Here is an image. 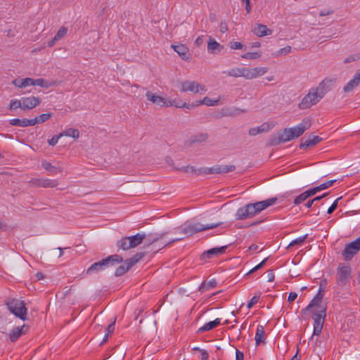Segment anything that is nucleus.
I'll return each instance as SVG.
<instances>
[{
    "mask_svg": "<svg viewBox=\"0 0 360 360\" xmlns=\"http://www.w3.org/2000/svg\"><path fill=\"white\" fill-rule=\"evenodd\" d=\"M311 127V122L308 120H303L302 122L295 127L285 128L283 131L270 139L271 146H277L282 143L290 141L302 136L306 130Z\"/></svg>",
    "mask_w": 360,
    "mask_h": 360,
    "instance_id": "nucleus-1",
    "label": "nucleus"
},
{
    "mask_svg": "<svg viewBox=\"0 0 360 360\" xmlns=\"http://www.w3.org/2000/svg\"><path fill=\"white\" fill-rule=\"evenodd\" d=\"M123 261V258L118 255H113L108 257L94 263L87 269V274H92L104 270L110 265H114L115 263H120Z\"/></svg>",
    "mask_w": 360,
    "mask_h": 360,
    "instance_id": "nucleus-2",
    "label": "nucleus"
},
{
    "mask_svg": "<svg viewBox=\"0 0 360 360\" xmlns=\"http://www.w3.org/2000/svg\"><path fill=\"white\" fill-rule=\"evenodd\" d=\"M6 305L11 313L13 314L16 317L22 321L27 319V309L22 300L15 298H9L6 300Z\"/></svg>",
    "mask_w": 360,
    "mask_h": 360,
    "instance_id": "nucleus-3",
    "label": "nucleus"
},
{
    "mask_svg": "<svg viewBox=\"0 0 360 360\" xmlns=\"http://www.w3.org/2000/svg\"><path fill=\"white\" fill-rule=\"evenodd\" d=\"M221 224V222H217L203 225L200 223H192L190 221H187L181 226V232L186 236H191L198 232L207 231L217 227Z\"/></svg>",
    "mask_w": 360,
    "mask_h": 360,
    "instance_id": "nucleus-4",
    "label": "nucleus"
},
{
    "mask_svg": "<svg viewBox=\"0 0 360 360\" xmlns=\"http://www.w3.org/2000/svg\"><path fill=\"white\" fill-rule=\"evenodd\" d=\"M312 312L314 314V330L311 339L313 338V336H319L321 333L326 316V307H321L319 311L313 310Z\"/></svg>",
    "mask_w": 360,
    "mask_h": 360,
    "instance_id": "nucleus-5",
    "label": "nucleus"
},
{
    "mask_svg": "<svg viewBox=\"0 0 360 360\" xmlns=\"http://www.w3.org/2000/svg\"><path fill=\"white\" fill-rule=\"evenodd\" d=\"M322 98L318 94L313 88L311 89L309 93L302 99L299 103L298 107L301 110L308 109L312 105L318 103Z\"/></svg>",
    "mask_w": 360,
    "mask_h": 360,
    "instance_id": "nucleus-6",
    "label": "nucleus"
},
{
    "mask_svg": "<svg viewBox=\"0 0 360 360\" xmlns=\"http://www.w3.org/2000/svg\"><path fill=\"white\" fill-rule=\"evenodd\" d=\"M145 256V252H138L133 257L127 259L125 262L119 266L115 271L116 276H121L128 271L135 264Z\"/></svg>",
    "mask_w": 360,
    "mask_h": 360,
    "instance_id": "nucleus-7",
    "label": "nucleus"
},
{
    "mask_svg": "<svg viewBox=\"0 0 360 360\" xmlns=\"http://www.w3.org/2000/svg\"><path fill=\"white\" fill-rule=\"evenodd\" d=\"M351 276V268L345 264H340L337 269V283L345 286L349 281Z\"/></svg>",
    "mask_w": 360,
    "mask_h": 360,
    "instance_id": "nucleus-8",
    "label": "nucleus"
},
{
    "mask_svg": "<svg viewBox=\"0 0 360 360\" xmlns=\"http://www.w3.org/2000/svg\"><path fill=\"white\" fill-rule=\"evenodd\" d=\"M207 89L205 86L195 81H184L181 82V91H191L194 94L205 93Z\"/></svg>",
    "mask_w": 360,
    "mask_h": 360,
    "instance_id": "nucleus-9",
    "label": "nucleus"
},
{
    "mask_svg": "<svg viewBox=\"0 0 360 360\" xmlns=\"http://www.w3.org/2000/svg\"><path fill=\"white\" fill-rule=\"evenodd\" d=\"M257 214L252 203L248 204L242 207H240L236 213V220H244L251 218Z\"/></svg>",
    "mask_w": 360,
    "mask_h": 360,
    "instance_id": "nucleus-10",
    "label": "nucleus"
},
{
    "mask_svg": "<svg viewBox=\"0 0 360 360\" xmlns=\"http://www.w3.org/2000/svg\"><path fill=\"white\" fill-rule=\"evenodd\" d=\"M360 250V237L347 244L342 252V256L346 260H349Z\"/></svg>",
    "mask_w": 360,
    "mask_h": 360,
    "instance_id": "nucleus-11",
    "label": "nucleus"
},
{
    "mask_svg": "<svg viewBox=\"0 0 360 360\" xmlns=\"http://www.w3.org/2000/svg\"><path fill=\"white\" fill-rule=\"evenodd\" d=\"M28 184L34 187L54 188L58 185V181L56 179L33 178Z\"/></svg>",
    "mask_w": 360,
    "mask_h": 360,
    "instance_id": "nucleus-12",
    "label": "nucleus"
},
{
    "mask_svg": "<svg viewBox=\"0 0 360 360\" xmlns=\"http://www.w3.org/2000/svg\"><path fill=\"white\" fill-rule=\"evenodd\" d=\"M227 248V245L221 246L220 248H214L204 252L200 255V260L205 262H207L208 259L217 257L224 254Z\"/></svg>",
    "mask_w": 360,
    "mask_h": 360,
    "instance_id": "nucleus-13",
    "label": "nucleus"
},
{
    "mask_svg": "<svg viewBox=\"0 0 360 360\" xmlns=\"http://www.w3.org/2000/svg\"><path fill=\"white\" fill-rule=\"evenodd\" d=\"M146 96L148 101L160 107H169L171 105L168 99L156 95L150 91L146 92Z\"/></svg>",
    "mask_w": 360,
    "mask_h": 360,
    "instance_id": "nucleus-14",
    "label": "nucleus"
},
{
    "mask_svg": "<svg viewBox=\"0 0 360 360\" xmlns=\"http://www.w3.org/2000/svg\"><path fill=\"white\" fill-rule=\"evenodd\" d=\"M268 71V68L266 67H256V68H246V79H253L257 77H261L266 74Z\"/></svg>",
    "mask_w": 360,
    "mask_h": 360,
    "instance_id": "nucleus-15",
    "label": "nucleus"
},
{
    "mask_svg": "<svg viewBox=\"0 0 360 360\" xmlns=\"http://www.w3.org/2000/svg\"><path fill=\"white\" fill-rule=\"evenodd\" d=\"M333 80L330 79H325L319 83L318 86L313 88L318 94L323 98L324 96L330 91L333 85Z\"/></svg>",
    "mask_w": 360,
    "mask_h": 360,
    "instance_id": "nucleus-16",
    "label": "nucleus"
},
{
    "mask_svg": "<svg viewBox=\"0 0 360 360\" xmlns=\"http://www.w3.org/2000/svg\"><path fill=\"white\" fill-rule=\"evenodd\" d=\"M41 102V100L34 96L25 97L21 98L22 109L31 110L37 106Z\"/></svg>",
    "mask_w": 360,
    "mask_h": 360,
    "instance_id": "nucleus-17",
    "label": "nucleus"
},
{
    "mask_svg": "<svg viewBox=\"0 0 360 360\" xmlns=\"http://www.w3.org/2000/svg\"><path fill=\"white\" fill-rule=\"evenodd\" d=\"M172 48L184 60L188 61L191 59V54L188 48L184 44L172 45Z\"/></svg>",
    "mask_w": 360,
    "mask_h": 360,
    "instance_id": "nucleus-18",
    "label": "nucleus"
},
{
    "mask_svg": "<svg viewBox=\"0 0 360 360\" xmlns=\"http://www.w3.org/2000/svg\"><path fill=\"white\" fill-rule=\"evenodd\" d=\"M277 200L276 198H271L265 200L257 202L252 203L254 205V208L255 209L257 213H259L262 210L266 209L269 206L274 205Z\"/></svg>",
    "mask_w": 360,
    "mask_h": 360,
    "instance_id": "nucleus-19",
    "label": "nucleus"
},
{
    "mask_svg": "<svg viewBox=\"0 0 360 360\" xmlns=\"http://www.w3.org/2000/svg\"><path fill=\"white\" fill-rule=\"evenodd\" d=\"M271 129V127L269 123H263L260 126L253 127L249 129L248 134L250 136H254L259 134L269 131Z\"/></svg>",
    "mask_w": 360,
    "mask_h": 360,
    "instance_id": "nucleus-20",
    "label": "nucleus"
},
{
    "mask_svg": "<svg viewBox=\"0 0 360 360\" xmlns=\"http://www.w3.org/2000/svg\"><path fill=\"white\" fill-rule=\"evenodd\" d=\"M322 139L319 136H313L306 139H302V143L300 145L301 149L307 148L308 147L313 146L319 143Z\"/></svg>",
    "mask_w": 360,
    "mask_h": 360,
    "instance_id": "nucleus-21",
    "label": "nucleus"
},
{
    "mask_svg": "<svg viewBox=\"0 0 360 360\" xmlns=\"http://www.w3.org/2000/svg\"><path fill=\"white\" fill-rule=\"evenodd\" d=\"M128 238L129 239V246H131V248H134L143 243V240L146 238V235L137 233L134 236H128Z\"/></svg>",
    "mask_w": 360,
    "mask_h": 360,
    "instance_id": "nucleus-22",
    "label": "nucleus"
},
{
    "mask_svg": "<svg viewBox=\"0 0 360 360\" xmlns=\"http://www.w3.org/2000/svg\"><path fill=\"white\" fill-rule=\"evenodd\" d=\"M10 124L13 126H19V127H25L27 126H34V122L33 119H30V120L22 119V120H20V119L15 118V119L11 120Z\"/></svg>",
    "mask_w": 360,
    "mask_h": 360,
    "instance_id": "nucleus-23",
    "label": "nucleus"
},
{
    "mask_svg": "<svg viewBox=\"0 0 360 360\" xmlns=\"http://www.w3.org/2000/svg\"><path fill=\"white\" fill-rule=\"evenodd\" d=\"M41 165L47 172H50L51 174H56L57 173L63 172V168L60 166L52 165L50 162L46 160H43L41 162Z\"/></svg>",
    "mask_w": 360,
    "mask_h": 360,
    "instance_id": "nucleus-24",
    "label": "nucleus"
},
{
    "mask_svg": "<svg viewBox=\"0 0 360 360\" xmlns=\"http://www.w3.org/2000/svg\"><path fill=\"white\" fill-rule=\"evenodd\" d=\"M254 33L259 37L270 35L272 31L267 28V27L262 24H257V27L254 30Z\"/></svg>",
    "mask_w": 360,
    "mask_h": 360,
    "instance_id": "nucleus-25",
    "label": "nucleus"
},
{
    "mask_svg": "<svg viewBox=\"0 0 360 360\" xmlns=\"http://www.w3.org/2000/svg\"><path fill=\"white\" fill-rule=\"evenodd\" d=\"M219 99L213 100L209 97H205L202 100L196 101L195 104L191 105L192 108L197 107L200 105H205L207 106H216L219 104Z\"/></svg>",
    "mask_w": 360,
    "mask_h": 360,
    "instance_id": "nucleus-26",
    "label": "nucleus"
},
{
    "mask_svg": "<svg viewBox=\"0 0 360 360\" xmlns=\"http://www.w3.org/2000/svg\"><path fill=\"white\" fill-rule=\"evenodd\" d=\"M227 75L230 77H244L245 79L246 75V68H235L229 70Z\"/></svg>",
    "mask_w": 360,
    "mask_h": 360,
    "instance_id": "nucleus-27",
    "label": "nucleus"
},
{
    "mask_svg": "<svg viewBox=\"0 0 360 360\" xmlns=\"http://www.w3.org/2000/svg\"><path fill=\"white\" fill-rule=\"evenodd\" d=\"M220 321H221V319H218V318L214 319L212 321H210V322L205 323L203 326L200 327L198 329V332H205V331L210 330L213 329L214 328L217 327V326H219L220 324Z\"/></svg>",
    "mask_w": 360,
    "mask_h": 360,
    "instance_id": "nucleus-28",
    "label": "nucleus"
},
{
    "mask_svg": "<svg viewBox=\"0 0 360 360\" xmlns=\"http://www.w3.org/2000/svg\"><path fill=\"white\" fill-rule=\"evenodd\" d=\"M264 334L265 332L264 327L261 325L258 326L255 338L257 345H259L262 342H264Z\"/></svg>",
    "mask_w": 360,
    "mask_h": 360,
    "instance_id": "nucleus-29",
    "label": "nucleus"
},
{
    "mask_svg": "<svg viewBox=\"0 0 360 360\" xmlns=\"http://www.w3.org/2000/svg\"><path fill=\"white\" fill-rule=\"evenodd\" d=\"M25 325L22 327H15L14 328L9 335V338L11 342H15L18 339L19 337L23 333V328H25Z\"/></svg>",
    "mask_w": 360,
    "mask_h": 360,
    "instance_id": "nucleus-30",
    "label": "nucleus"
},
{
    "mask_svg": "<svg viewBox=\"0 0 360 360\" xmlns=\"http://www.w3.org/2000/svg\"><path fill=\"white\" fill-rule=\"evenodd\" d=\"M179 170L186 173H193L197 175H202V168H195L191 165L182 167L179 168Z\"/></svg>",
    "mask_w": 360,
    "mask_h": 360,
    "instance_id": "nucleus-31",
    "label": "nucleus"
},
{
    "mask_svg": "<svg viewBox=\"0 0 360 360\" xmlns=\"http://www.w3.org/2000/svg\"><path fill=\"white\" fill-rule=\"evenodd\" d=\"M61 136H70L73 139H78L79 136V131L78 129H73V128H69L63 132L60 133Z\"/></svg>",
    "mask_w": 360,
    "mask_h": 360,
    "instance_id": "nucleus-32",
    "label": "nucleus"
},
{
    "mask_svg": "<svg viewBox=\"0 0 360 360\" xmlns=\"http://www.w3.org/2000/svg\"><path fill=\"white\" fill-rule=\"evenodd\" d=\"M54 84V82H49L48 81L39 78L37 79H33L32 86H39L44 88H49Z\"/></svg>",
    "mask_w": 360,
    "mask_h": 360,
    "instance_id": "nucleus-33",
    "label": "nucleus"
},
{
    "mask_svg": "<svg viewBox=\"0 0 360 360\" xmlns=\"http://www.w3.org/2000/svg\"><path fill=\"white\" fill-rule=\"evenodd\" d=\"M116 319L115 318L112 322L107 327L105 335L101 341V345L104 344L107 342L108 336L114 332L115 330V324Z\"/></svg>",
    "mask_w": 360,
    "mask_h": 360,
    "instance_id": "nucleus-34",
    "label": "nucleus"
},
{
    "mask_svg": "<svg viewBox=\"0 0 360 360\" xmlns=\"http://www.w3.org/2000/svg\"><path fill=\"white\" fill-rule=\"evenodd\" d=\"M129 239L128 237H124L121 240H118L117 243V247L123 250H127L129 249H131V246H129Z\"/></svg>",
    "mask_w": 360,
    "mask_h": 360,
    "instance_id": "nucleus-35",
    "label": "nucleus"
},
{
    "mask_svg": "<svg viewBox=\"0 0 360 360\" xmlns=\"http://www.w3.org/2000/svg\"><path fill=\"white\" fill-rule=\"evenodd\" d=\"M217 286V281L215 280H210L207 283H202L199 288L200 291L203 292L205 290L214 288Z\"/></svg>",
    "mask_w": 360,
    "mask_h": 360,
    "instance_id": "nucleus-36",
    "label": "nucleus"
},
{
    "mask_svg": "<svg viewBox=\"0 0 360 360\" xmlns=\"http://www.w3.org/2000/svg\"><path fill=\"white\" fill-rule=\"evenodd\" d=\"M51 116H52L51 113H44V114L40 115L38 117H36L35 118L33 119V120L34 122V125L37 124H41V123H43L46 121H47L49 119H50L51 117Z\"/></svg>",
    "mask_w": 360,
    "mask_h": 360,
    "instance_id": "nucleus-37",
    "label": "nucleus"
},
{
    "mask_svg": "<svg viewBox=\"0 0 360 360\" xmlns=\"http://www.w3.org/2000/svg\"><path fill=\"white\" fill-rule=\"evenodd\" d=\"M220 174L219 165L202 168V174Z\"/></svg>",
    "mask_w": 360,
    "mask_h": 360,
    "instance_id": "nucleus-38",
    "label": "nucleus"
},
{
    "mask_svg": "<svg viewBox=\"0 0 360 360\" xmlns=\"http://www.w3.org/2000/svg\"><path fill=\"white\" fill-rule=\"evenodd\" d=\"M221 49L222 47L221 46V45L215 40L210 39V41H208L207 49L209 51L213 52L215 50H220Z\"/></svg>",
    "mask_w": 360,
    "mask_h": 360,
    "instance_id": "nucleus-39",
    "label": "nucleus"
},
{
    "mask_svg": "<svg viewBox=\"0 0 360 360\" xmlns=\"http://www.w3.org/2000/svg\"><path fill=\"white\" fill-rule=\"evenodd\" d=\"M208 139V136L206 134H199L191 138L192 143H202L205 142Z\"/></svg>",
    "mask_w": 360,
    "mask_h": 360,
    "instance_id": "nucleus-40",
    "label": "nucleus"
},
{
    "mask_svg": "<svg viewBox=\"0 0 360 360\" xmlns=\"http://www.w3.org/2000/svg\"><path fill=\"white\" fill-rule=\"evenodd\" d=\"M321 301H318L316 298H313V300L310 302L309 304L304 309V311H307L312 309L314 307H316L319 309V311L321 309V307H325L321 305Z\"/></svg>",
    "mask_w": 360,
    "mask_h": 360,
    "instance_id": "nucleus-41",
    "label": "nucleus"
},
{
    "mask_svg": "<svg viewBox=\"0 0 360 360\" xmlns=\"http://www.w3.org/2000/svg\"><path fill=\"white\" fill-rule=\"evenodd\" d=\"M358 86H359V84H357L353 79H352L344 86L343 91L346 93L349 92V91H352L355 87H356Z\"/></svg>",
    "mask_w": 360,
    "mask_h": 360,
    "instance_id": "nucleus-42",
    "label": "nucleus"
},
{
    "mask_svg": "<svg viewBox=\"0 0 360 360\" xmlns=\"http://www.w3.org/2000/svg\"><path fill=\"white\" fill-rule=\"evenodd\" d=\"M291 52V46H286L284 48L280 49L278 51L274 53V56L279 57L281 56H285Z\"/></svg>",
    "mask_w": 360,
    "mask_h": 360,
    "instance_id": "nucleus-43",
    "label": "nucleus"
},
{
    "mask_svg": "<svg viewBox=\"0 0 360 360\" xmlns=\"http://www.w3.org/2000/svg\"><path fill=\"white\" fill-rule=\"evenodd\" d=\"M169 101L171 103L170 106L174 105L176 108H192L191 105H188L185 102L177 101L176 100H169Z\"/></svg>",
    "mask_w": 360,
    "mask_h": 360,
    "instance_id": "nucleus-44",
    "label": "nucleus"
},
{
    "mask_svg": "<svg viewBox=\"0 0 360 360\" xmlns=\"http://www.w3.org/2000/svg\"><path fill=\"white\" fill-rule=\"evenodd\" d=\"M261 56L259 52H248L242 55V58L245 59H257Z\"/></svg>",
    "mask_w": 360,
    "mask_h": 360,
    "instance_id": "nucleus-45",
    "label": "nucleus"
},
{
    "mask_svg": "<svg viewBox=\"0 0 360 360\" xmlns=\"http://www.w3.org/2000/svg\"><path fill=\"white\" fill-rule=\"evenodd\" d=\"M309 198L308 195L307 194L306 191L301 193L300 195L296 197L294 200V204L295 205H299L306 200Z\"/></svg>",
    "mask_w": 360,
    "mask_h": 360,
    "instance_id": "nucleus-46",
    "label": "nucleus"
},
{
    "mask_svg": "<svg viewBox=\"0 0 360 360\" xmlns=\"http://www.w3.org/2000/svg\"><path fill=\"white\" fill-rule=\"evenodd\" d=\"M307 238V235L304 236H301V237H299L293 240H292L288 248H290V247H292V246H295V245H300L302 244Z\"/></svg>",
    "mask_w": 360,
    "mask_h": 360,
    "instance_id": "nucleus-47",
    "label": "nucleus"
},
{
    "mask_svg": "<svg viewBox=\"0 0 360 360\" xmlns=\"http://www.w3.org/2000/svg\"><path fill=\"white\" fill-rule=\"evenodd\" d=\"M68 33V28L65 27H61L56 34L55 35V39H60L64 37Z\"/></svg>",
    "mask_w": 360,
    "mask_h": 360,
    "instance_id": "nucleus-48",
    "label": "nucleus"
},
{
    "mask_svg": "<svg viewBox=\"0 0 360 360\" xmlns=\"http://www.w3.org/2000/svg\"><path fill=\"white\" fill-rule=\"evenodd\" d=\"M18 108H20L22 109V105L21 103V99L20 100H12L9 105V109L10 110H15Z\"/></svg>",
    "mask_w": 360,
    "mask_h": 360,
    "instance_id": "nucleus-49",
    "label": "nucleus"
},
{
    "mask_svg": "<svg viewBox=\"0 0 360 360\" xmlns=\"http://www.w3.org/2000/svg\"><path fill=\"white\" fill-rule=\"evenodd\" d=\"M220 174L228 173L235 170L234 165H219Z\"/></svg>",
    "mask_w": 360,
    "mask_h": 360,
    "instance_id": "nucleus-50",
    "label": "nucleus"
},
{
    "mask_svg": "<svg viewBox=\"0 0 360 360\" xmlns=\"http://www.w3.org/2000/svg\"><path fill=\"white\" fill-rule=\"evenodd\" d=\"M323 295H324V288H322V284H320L319 292H317V294L316 295L314 298L318 300V301H321L322 302V299L323 297Z\"/></svg>",
    "mask_w": 360,
    "mask_h": 360,
    "instance_id": "nucleus-51",
    "label": "nucleus"
},
{
    "mask_svg": "<svg viewBox=\"0 0 360 360\" xmlns=\"http://www.w3.org/2000/svg\"><path fill=\"white\" fill-rule=\"evenodd\" d=\"M259 300V295H255L252 297V299L250 300V302L248 303V308L250 309L252 308L256 303L258 302Z\"/></svg>",
    "mask_w": 360,
    "mask_h": 360,
    "instance_id": "nucleus-52",
    "label": "nucleus"
},
{
    "mask_svg": "<svg viewBox=\"0 0 360 360\" xmlns=\"http://www.w3.org/2000/svg\"><path fill=\"white\" fill-rule=\"evenodd\" d=\"M335 181H336V180H330V181H328L321 184L320 186H319V187L320 190L322 191V190L326 189L328 187L331 186Z\"/></svg>",
    "mask_w": 360,
    "mask_h": 360,
    "instance_id": "nucleus-53",
    "label": "nucleus"
},
{
    "mask_svg": "<svg viewBox=\"0 0 360 360\" xmlns=\"http://www.w3.org/2000/svg\"><path fill=\"white\" fill-rule=\"evenodd\" d=\"M268 258H265L264 259H263L259 264H257L256 266H255L253 269H252L248 273V274H250L253 272H255V271L259 269L260 268H262L266 262Z\"/></svg>",
    "mask_w": 360,
    "mask_h": 360,
    "instance_id": "nucleus-54",
    "label": "nucleus"
},
{
    "mask_svg": "<svg viewBox=\"0 0 360 360\" xmlns=\"http://www.w3.org/2000/svg\"><path fill=\"white\" fill-rule=\"evenodd\" d=\"M60 137H62L60 134L58 135L53 136L51 139L48 140L49 144L52 146H55L58 143Z\"/></svg>",
    "mask_w": 360,
    "mask_h": 360,
    "instance_id": "nucleus-55",
    "label": "nucleus"
},
{
    "mask_svg": "<svg viewBox=\"0 0 360 360\" xmlns=\"http://www.w3.org/2000/svg\"><path fill=\"white\" fill-rule=\"evenodd\" d=\"M341 198H337L334 202L331 205V206L328 209V211H327V213L328 214H332L335 210L338 207V200H340Z\"/></svg>",
    "mask_w": 360,
    "mask_h": 360,
    "instance_id": "nucleus-56",
    "label": "nucleus"
},
{
    "mask_svg": "<svg viewBox=\"0 0 360 360\" xmlns=\"http://www.w3.org/2000/svg\"><path fill=\"white\" fill-rule=\"evenodd\" d=\"M243 45L240 42L233 41L230 43V48L231 49L237 50L243 49Z\"/></svg>",
    "mask_w": 360,
    "mask_h": 360,
    "instance_id": "nucleus-57",
    "label": "nucleus"
},
{
    "mask_svg": "<svg viewBox=\"0 0 360 360\" xmlns=\"http://www.w3.org/2000/svg\"><path fill=\"white\" fill-rule=\"evenodd\" d=\"M319 191H321L320 188L319 186H316V187H314L311 189H309L307 191H306V193L308 195L309 198L312 196V195H314L317 192Z\"/></svg>",
    "mask_w": 360,
    "mask_h": 360,
    "instance_id": "nucleus-58",
    "label": "nucleus"
},
{
    "mask_svg": "<svg viewBox=\"0 0 360 360\" xmlns=\"http://www.w3.org/2000/svg\"><path fill=\"white\" fill-rule=\"evenodd\" d=\"M194 350L201 352V360H207L208 359L209 354L205 350H202L198 347H195Z\"/></svg>",
    "mask_w": 360,
    "mask_h": 360,
    "instance_id": "nucleus-59",
    "label": "nucleus"
},
{
    "mask_svg": "<svg viewBox=\"0 0 360 360\" xmlns=\"http://www.w3.org/2000/svg\"><path fill=\"white\" fill-rule=\"evenodd\" d=\"M32 83H33L32 78L27 77V78L22 79L23 88H25L27 86H32Z\"/></svg>",
    "mask_w": 360,
    "mask_h": 360,
    "instance_id": "nucleus-60",
    "label": "nucleus"
},
{
    "mask_svg": "<svg viewBox=\"0 0 360 360\" xmlns=\"http://www.w3.org/2000/svg\"><path fill=\"white\" fill-rule=\"evenodd\" d=\"M12 84L18 88H23L22 79H15L12 81Z\"/></svg>",
    "mask_w": 360,
    "mask_h": 360,
    "instance_id": "nucleus-61",
    "label": "nucleus"
},
{
    "mask_svg": "<svg viewBox=\"0 0 360 360\" xmlns=\"http://www.w3.org/2000/svg\"><path fill=\"white\" fill-rule=\"evenodd\" d=\"M297 297V295L296 292H290L289 295H288V301L289 302H292Z\"/></svg>",
    "mask_w": 360,
    "mask_h": 360,
    "instance_id": "nucleus-62",
    "label": "nucleus"
},
{
    "mask_svg": "<svg viewBox=\"0 0 360 360\" xmlns=\"http://www.w3.org/2000/svg\"><path fill=\"white\" fill-rule=\"evenodd\" d=\"M357 84H360V69L357 70L352 78Z\"/></svg>",
    "mask_w": 360,
    "mask_h": 360,
    "instance_id": "nucleus-63",
    "label": "nucleus"
},
{
    "mask_svg": "<svg viewBox=\"0 0 360 360\" xmlns=\"http://www.w3.org/2000/svg\"><path fill=\"white\" fill-rule=\"evenodd\" d=\"M244 359V354L242 352L239 351L238 349H236V360H243Z\"/></svg>",
    "mask_w": 360,
    "mask_h": 360,
    "instance_id": "nucleus-64",
    "label": "nucleus"
}]
</instances>
